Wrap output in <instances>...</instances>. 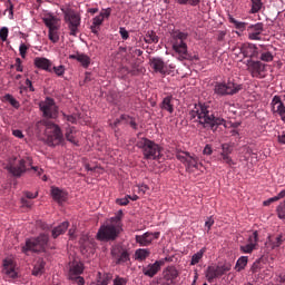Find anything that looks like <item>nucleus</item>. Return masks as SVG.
I'll return each mask as SVG.
<instances>
[{"instance_id":"f257e3e1","label":"nucleus","mask_w":285,"mask_h":285,"mask_svg":"<svg viewBox=\"0 0 285 285\" xmlns=\"http://www.w3.org/2000/svg\"><path fill=\"white\" fill-rule=\"evenodd\" d=\"M189 116L190 119H196V122L207 131H218L219 126L226 128L225 119L215 115L209 105L202 102L195 104L194 108L189 111Z\"/></svg>"},{"instance_id":"f03ea898","label":"nucleus","mask_w":285,"mask_h":285,"mask_svg":"<svg viewBox=\"0 0 285 285\" xmlns=\"http://www.w3.org/2000/svg\"><path fill=\"white\" fill-rule=\"evenodd\" d=\"M45 128L46 142L49 147H58L66 141L61 128L48 119H42L36 124L37 131Z\"/></svg>"},{"instance_id":"7ed1b4c3","label":"nucleus","mask_w":285,"mask_h":285,"mask_svg":"<svg viewBox=\"0 0 285 285\" xmlns=\"http://www.w3.org/2000/svg\"><path fill=\"white\" fill-rule=\"evenodd\" d=\"M137 147L141 149L142 156L147 160H157L159 157H161V147L148 138H140V140L137 142Z\"/></svg>"},{"instance_id":"20e7f679","label":"nucleus","mask_w":285,"mask_h":285,"mask_svg":"<svg viewBox=\"0 0 285 285\" xmlns=\"http://www.w3.org/2000/svg\"><path fill=\"white\" fill-rule=\"evenodd\" d=\"M189 37V33L181 32L180 30H176L171 33V47L175 52L179 55V60H187L189 55L187 53V45L186 40Z\"/></svg>"},{"instance_id":"39448f33","label":"nucleus","mask_w":285,"mask_h":285,"mask_svg":"<svg viewBox=\"0 0 285 285\" xmlns=\"http://www.w3.org/2000/svg\"><path fill=\"white\" fill-rule=\"evenodd\" d=\"M122 230V225L109 222V224L99 227L96 239L99 242H115Z\"/></svg>"},{"instance_id":"423d86ee","label":"nucleus","mask_w":285,"mask_h":285,"mask_svg":"<svg viewBox=\"0 0 285 285\" xmlns=\"http://www.w3.org/2000/svg\"><path fill=\"white\" fill-rule=\"evenodd\" d=\"M49 243V235L41 234L40 236L26 239V244L22 245V253L28 255L31 253L45 252Z\"/></svg>"},{"instance_id":"0eeeda50","label":"nucleus","mask_w":285,"mask_h":285,"mask_svg":"<svg viewBox=\"0 0 285 285\" xmlns=\"http://www.w3.org/2000/svg\"><path fill=\"white\" fill-rule=\"evenodd\" d=\"M243 90V86L235 82L234 79H228L224 82H216L214 85V94L218 97L234 96Z\"/></svg>"},{"instance_id":"6e6552de","label":"nucleus","mask_w":285,"mask_h":285,"mask_svg":"<svg viewBox=\"0 0 285 285\" xmlns=\"http://www.w3.org/2000/svg\"><path fill=\"white\" fill-rule=\"evenodd\" d=\"M65 14V22L67 24V29H69V35L71 37H77L79 33V28L81 24V17L80 14L75 11L73 9H66L63 11Z\"/></svg>"},{"instance_id":"1a4fd4ad","label":"nucleus","mask_w":285,"mask_h":285,"mask_svg":"<svg viewBox=\"0 0 285 285\" xmlns=\"http://www.w3.org/2000/svg\"><path fill=\"white\" fill-rule=\"evenodd\" d=\"M230 269H232L230 263H225L222 266H208L206 269V279L209 284H213L215 279L230 272Z\"/></svg>"},{"instance_id":"9d476101","label":"nucleus","mask_w":285,"mask_h":285,"mask_svg":"<svg viewBox=\"0 0 285 285\" xmlns=\"http://www.w3.org/2000/svg\"><path fill=\"white\" fill-rule=\"evenodd\" d=\"M247 72L252 75L253 78L264 79L266 78V65L258 60L248 59L247 60Z\"/></svg>"},{"instance_id":"9b49d317","label":"nucleus","mask_w":285,"mask_h":285,"mask_svg":"<svg viewBox=\"0 0 285 285\" xmlns=\"http://www.w3.org/2000/svg\"><path fill=\"white\" fill-rule=\"evenodd\" d=\"M176 158L185 165L186 170L199 168V158L191 155L189 151H178Z\"/></svg>"},{"instance_id":"f8f14e48","label":"nucleus","mask_w":285,"mask_h":285,"mask_svg":"<svg viewBox=\"0 0 285 285\" xmlns=\"http://www.w3.org/2000/svg\"><path fill=\"white\" fill-rule=\"evenodd\" d=\"M32 165V159L27 157L26 159H20L18 166H13L12 163H9L7 170L11 173L14 177H21V175L28 171V166Z\"/></svg>"},{"instance_id":"ddd939ff","label":"nucleus","mask_w":285,"mask_h":285,"mask_svg":"<svg viewBox=\"0 0 285 285\" xmlns=\"http://www.w3.org/2000/svg\"><path fill=\"white\" fill-rule=\"evenodd\" d=\"M177 277H179V271H177L174 266H168L166 269H163L159 284L175 285Z\"/></svg>"},{"instance_id":"4468645a","label":"nucleus","mask_w":285,"mask_h":285,"mask_svg":"<svg viewBox=\"0 0 285 285\" xmlns=\"http://www.w3.org/2000/svg\"><path fill=\"white\" fill-rule=\"evenodd\" d=\"M40 109L46 118L55 119L58 116V107L49 97L45 100V102L40 104Z\"/></svg>"},{"instance_id":"2eb2a0df","label":"nucleus","mask_w":285,"mask_h":285,"mask_svg":"<svg viewBox=\"0 0 285 285\" xmlns=\"http://www.w3.org/2000/svg\"><path fill=\"white\" fill-rule=\"evenodd\" d=\"M163 266H165V259L148 264V266L142 267V275L148 276L149 278H154L161 271Z\"/></svg>"},{"instance_id":"dca6fc26","label":"nucleus","mask_w":285,"mask_h":285,"mask_svg":"<svg viewBox=\"0 0 285 285\" xmlns=\"http://www.w3.org/2000/svg\"><path fill=\"white\" fill-rule=\"evenodd\" d=\"M263 31L264 24L262 22H257L256 24H249L247 26V38L253 41H261Z\"/></svg>"},{"instance_id":"f3484780","label":"nucleus","mask_w":285,"mask_h":285,"mask_svg":"<svg viewBox=\"0 0 285 285\" xmlns=\"http://www.w3.org/2000/svg\"><path fill=\"white\" fill-rule=\"evenodd\" d=\"M111 255L114 258H116L117 265H124L125 263L130 261L129 252L119 246L112 248Z\"/></svg>"},{"instance_id":"a211bd4d","label":"nucleus","mask_w":285,"mask_h":285,"mask_svg":"<svg viewBox=\"0 0 285 285\" xmlns=\"http://www.w3.org/2000/svg\"><path fill=\"white\" fill-rule=\"evenodd\" d=\"M3 273L6 275V281L11 282L18 278V272L16 271V264L12 259L3 261Z\"/></svg>"},{"instance_id":"6ab92c4d","label":"nucleus","mask_w":285,"mask_h":285,"mask_svg":"<svg viewBox=\"0 0 285 285\" xmlns=\"http://www.w3.org/2000/svg\"><path fill=\"white\" fill-rule=\"evenodd\" d=\"M158 237H159V232H156V233L147 232V233L142 234L141 236H136V242L141 247H148L151 245V243L155 239H158Z\"/></svg>"},{"instance_id":"aec40b11","label":"nucleus","mask_w":285,"mask_h":285,"mask_svg":"<svg viewBox=\"0 0 285 285\" xmlns=\"http://www.w3.org/2000/svg\"><path fill=\"white\" fill-rule=\"evenodd\" d=\"M149 66L153 70H155V72H159L161 75L167 73V65L163 58H159V57L149 58Z\"/></svg>"},{"instance_id":"412c9836","label":"nucleus","mask_w":285,"mask_h":285,"mask_svg":"<svg viewBox=\"0 0 285 285\" xmlns=\"http://www.w3.org/2000/svg\"><path fill=\"white\" fill-rule=\"evenodd\" d=\"M271 106L273 114H279L282 120L285 124V104L281 100V97L274 96Z\"/></svg>"},{"instance_id":"4be33fe9","label":"nucleus","mask_w":285,"mask_h":285,"mask_svg":"<svg viewBox=\"0 0 285 285\" xmlns=\"http://www.w3.org/2000/svg\"><path fill=\"white\" fill-rule=\"evenodd\" d=\"M33 65L37 69L45 70L46 72H51L52 62L48 58L37 57L33 59Z\"/></svg>"},{"instance_id":"5701e85b","label":"nucleus","mask_w":285,"mask_h":285,"mask_svg":"<svg viewBox=\"0 0 285 285\" xmlns=\"http://www.w3.org/2000/svg\"><path fill=\"white\" fill-rule=\"evenodd\" d=\"M242 53L245 58H257L258 57V48L256 45L253 43H245L242 47Z\"/></svg>"},{"instance_id":"b1692460","label":"nucleus","mask_w":285,"mask_h":285,"mask_svg":"<svg viewBox=\"0 0 285 285\" xmlns=\"http://www.w3.org/2000/svg\"><path fill=\"white\" fill-rule=\"evenodd\" d=\"M51 196L52 199L58 204H62L68 198L67 191L60 189L59 187H51Z\"/></svg>"},{"instance_id":"393cba45","label":"nucleus","mask_w":285,"mask_h":285,"mask_svg":"<svg viewBox=\"0 0 285 285\" xmlns=\"http://www.w3.org/2000/svg\"><path fill=\"white\" fill-rule=\"evenodd\" d=\"M69 59L78 61L83 68H88L91 61L90 57L82 52H76L75 55H70Z\"/></svg>"},{"instance_id":"a878e982","label":"nucleus","mask_w":285,"mask_h":285,"mask_svg":"<svg viewBox=\"0 0 285 285\" xmlns=\"http://www.w3.org/2000/svg\"><path fill=\"white\" fill-rule=\"evenodd\" d=\"M43 23L49 30H59L60 23L59 19L55 16H47L43 18Z\"/></svg>"},{"instance_id":"bb28decb","label":"nucleus","mask_w":285,"mask_h":285,"mask_svg":"<svg viewBox=\"0 0 285 285\" xmlns=\"http://www.w3.org/2000/svg\"><path fill=\"white\" fill-rule=\"evenodd\" d=\"M69 225H70L69 222H62L59 226L53 227L52 238L57 239L60 235L67 233Z\"/></svg>"},{"instance_id":"cd10ccee","label":"nucleus","mask_w":285,"mask_h":285,"mask_svg":"<svg viewBox=\"0 0 285 285\" xmlns=\"http://www.w3.org/2000/svg\"><path fill=\"white\" fill-rule=\"evenodd\" d=\"M85 272V267L82 263H78V262H73L72 265L70 266V271H69V277H73V276H80L82 275Z\"/></svg>"},{"instance_id":"c85d7f7f","label":"nucleus","mask_w":285,"mask_h":285,"mask_svg":"<svg viewBox=\"0 0 285 285\" xmlns=\"http://www.w3.org/2000/svg\"><path fill=\"white\" fill-rule=\"evenodd\" d=\"M159 107L161 110L167 111L169 115H173L175 111L171 97H166L163 99Z\"/></svg>"},{"instance_id":"c756f323","label":"nucleus","mask_w":285,"mask_h":285,"mask_svg":"<svg viewBox=\"0 0 285 285\" xmlns=\"http://www.w3.org/2000/svg\"><path fill=\"white\" fill-rule=\"evenodd\" d=\"M76 127H68L66 128L65 138L67 141H70L75 146H78V141L76 140Z\"/></svg>"},{"instance_id":"7c9ffc66","label":"nucleus","mask_w":285,"mask_h":285,"mask_svg":"<svg viewBox=\"0 0 285 285\" xmlns=\"http://www.w3.org/2000/svg\"><path fill=\"white\" fill-rule=\"evenodd\" d=\"M263 8V0H250V14L259 13Z\"/></svg>"},{"instance_id":"2f4dec72","label":"nucleus","mask_w":285,"mask_h":285,"mask_svg":"<svg viewBox=\"0 0 285 285\" xmlns=\"http://www.w3.org/2000/svg\"><path fill=\"white\" fill-rule=\"evenodd\" d=\"M45 268H46V262L42 261V259H38L37 263L35 264L33 269H32V275L33 276L42 275Z\"/></svg>"},{"instance_id":"473e14b6","label":"nucleus","mask_w":285,"mask_h":285,"mask_svg":"<svg viewBox=\"0 0 285 285\" xmlns=\"http://www.w3.org/2000/svg\"><path fill=\"white\" fill-rule=\"evenodd\" d=\"M151 252L149 249L139 248L136 250L135 256L139 262L146 261L147 257H150Z\"/></svg>"},{"instance_id":"72a5a7b5","label":"nucleus","mask_w":285,"mask_h":285,"mask_svg":"<svg viewBox=\"0 0 285 285\" xmlns=\"http://www.w3.org/2000/svg\"><path fill=\"white\" fill-rule=\"evenodd\" d=\"M228 21L229 23H233L235 26L236 30H240V31L247 30V26H248L247 22H240L236 20L233 16H228Z\"/></svg>"},{"instance_id":"f704fd0d","label":"nucleus","mask_w":285,"mask_h":285,"mask_svg":"<svg viewBox=\"0 0 285 285\" xmlns=\"http://www.w3.org/2000/svg\"><path fill=\"white\" fill-rule=\"evenodd\" d=\"M205 252H206V248L204 247L199 249V252L191 255L190 266H196L197 264H199L202 258L204 257Z\"/></svg>"},{"instance_id":"c9c22d12","label":"nucleus","mask_w":285,"mask_h":285,"mask_svg":"<svg viewBox=\"0 0 285 285\" xmlns=\"http://www.w3.org/2000/svg\"><path fill=\"white\" fill-rule=\"evenodd\" d=\"M158 40L159 38L154 30L148 31L145 36V42L147 45L158 43Z\"/></svg>"},{"instance_id":"e433bc0d","label":"nucleus","mask_w":285,"mask_h":285,"mask_svg":"<svg viewBox=\"0 0 285 285\" xmlns=\"http://www.w3.org/2000/svg\"><path fill=\"white\" fill-rule=\"evenodd\" d=\"M248 265V256H242L237 259L235 269L236 272H242Z\"/></svg>"},{"instance_id":"4c0bfd02","label":"nucleus","mask_w":285,"mask_h":285,"mask_svg":"<svg viewBox=\"0 0 285 285\" xmlns=\"http://www.w3.org/2000/svg\"><path fill=\"white\" fill-rule=\"evenodd\" d=\"M284 242H285V236L284 235H278L275 237V239H271V245H272V248L275 249V248H279L281 246L284 245Z\"/></svg>"},{"instance_id":"58836bf2","label":"nucleus","mask_w":285,"mask_h":285,"mask_svg":"<svg viewBox=\"0 0 285 285\" xmlns=\"http://www.w3.org/2000/svg\"><path fill=\"white\" fill-rule=\"evenodd\" d=\"M3 100L7 101V102H9V105H11L12 107H14L16 109H19V108H20V102H19V100H16L11 94H6L4 97H3Z\"/></svg>"},{"instance_id":"ea45409f","label":"nucleus","mask_w":285,"mask_h":285,"mask_svg":"<svg viewBox=\"0 0 285 285\" xmlns=\"http://www.w3.org/2000/svg\"><path fill=\"white\" fill-rule=\"evenodd\" d=\"M112 281V274L105 273L102 276L99 273L98 285H108Z\"/></svg>"},{"instance_id":"a19ab883","label":"nucleus","mask_w":285,"mask_h":285,"mask_svg":"<svg viewBox=\"0 0 285 285\" xmlns=\"http://www.w3.org/2000/svg\"><path fill=\"white\" fill-rule=\"evenodd\" d=\"M176 3L178 6L197 7V6H200L202 0H176Z\"/></svg>"},{"instance_id":"79ce46f5","label":"nucleus","mask_w":285,"mask_h":285,"mask_svg":"<svg viewBox=\"0 0 285 285\" xmlns=\"http://www.w3.org/2000/svg\"><path fill=\"white\" fill-rule=\"evenodd\" d=\"M122 217H124V210L119 209L117 215L109 219V223L118 224L119 226H124L122 225Z\"/></svg>"},{"instance_id":"37998d69","label":"nucleus","mask_w":285,"mask_h":285,"mask_svg":"<svg viewBox=\"0 0 285 285\" xmlns=\"http://www.w3.org/2000/svg\"><path fill=\"white\" fill-rule=\"evenodd\" d=\"M219 161L227 165L228 167L235 166V161L232 159L230 155H219Z\"/></svg>"},{"instance_id":"c03bdc74","label":"nucleus","mask_w":285,"mask_h":285,"mask_svg":"<svg viewBox=\"0 0 285 285\" xmlns=\"http://www.w3.org/2000/svg\"><path fill=\"white\" fill-rule=\"evenodd\" d=\"M49 39L52 43H57L60 39L59 29H49Z\"/></svg>"},{"instance_id":"a18cd8bd","label":"nucleus","mask_w":285,"mask_h":285,"mask_svg":"<svg viewBox=\"0 0 285 285\" xmlns=\"http://www.w3.org/2000/svg\"><path fill=\"white\" fill-rule=\"evenodd\" d=\"M233 153V147L228 142H224L222 145V153H219V155H226V156H230Z\"/></svg>"},{"instance_id":"49530a36","label":"nucleus","mask_w":285,"mask_h":285,"mask_svg":"<svg viewBox=\"0 0 285 285\" xmlns=\"http://www.w3.org/2000/svg\"><path fill=\"white\" fill-rule=\"evenodd\" d=\"M257 247V245H253L250 243H247L246 245L240 246V250L244 254H252V252Z\"/></svg>"},{"instance_id":"de8ad7c7","label":"nucleus","mask_w":285,"mask_h":285,"mask_svg":"<svg viewBox=\"0 0 285 285\" xmlns=\"http://www.w3.org/2000/svg\"><path fill=\"white\" fill-rule=\"evenodd\" d=\"M247 242H248V244H253V245L257 246V243H258V232H257V230H254V232L249 235Z\"/></svg>"},{"instance_id":"09e8293b","label":"nucleus","mask_w":285,"mask_h":285,"mask_svg":"<svg viewBox=\"0 0 285 285\" xmlns=\"http://www.w3.org/2000/svg\"><path fill=\"white\" fill-rule=\"evenodd\" d=\"M69 279L71 281L72 284H78V285H85L86 281L83 277L80 275L78 276H69Z\"/></svg>"},{"instance_id":"8fccbe9b","label":"nucleus","mask_w":285,"mask_h":285,"mask_svg":"<svg viewBox=\"0 0 285 285\" xmlns=\"http://www.w3.org/2000/svg\"><path fill=\"white\" fill-rule=\"evenodd\" d=\"M120 72H122L124 75H128L131 73V76H136L138 72H142V69H132L129 70L128 67H121Z\"/></svg>"},{"instance_id":"3c124183","label":"nucleus","mask_w":285,"mask_h":285,"mask_svg":"<svg viewBox=\"0 0 285 285\" xmlns=\"http://www.w3.org/2000/svg\"><path fill=\"white\" fill-rule=\"evenodd\" d=\"M8 37H9V28L2 27L0 29V40H2L4 42L6 40H8Z\"/></svg>"},{"instance_id":"603ef678","label":"nucleus","mask_w":285,"mask_h":285,"mask_svg":"<svg viewBox=\"0 0 285 285\" xmlns=\"http://www.w3.org/2000/svg\"><path fill=\"white\" fill-rule=\"evenodd\" d=\"M261 60L264 62H272L273 61V55L271 51L263 52L261 56Z\"/></svg>"},{"instance_id":"864d4df0","label":"nucleus","mask_w":285,"mask_h":285,"mask_svg":"<svg viewBox=\"0 0 285 285\" xmlns=\"http://www.w3.org/2000/svg\"><path fill=\"white\" fill-rule=\"evenodd\" d=\"M52 70L57 77H62L66 73V67L63 66L52 67Z\"/></svg>"},{"instance_id":"5fc2aeb1","label":"nucleus","mask_w":285,"mask_h":285,"mask_svg":"<svg viewBox=\"0 0 285 285\" xmlns=\"http://www.w3.org/2000/svg\"><path fill=\"white\" fill-rule=\"evenodd\" d=\"M11 68H16L17 72H23L21 58H16V63L12 65Z\"/></svg>"},{"instance_id":"6e6d98bb","label":"nucleus","mask_w":285,"mask_h":285,"mask_svg":"<svg viewBox=\"0 0 285 285\" xmlns=\"http://www.w3.org/2000/svg\"><path fill=\"white\" fill-rule=\"evenodd\" d=\"M28 49H29V47L26 43H20V46H19L20 57H22L24 59L26 55L28 53Z\"/></svg>"},{"instance_id":"4d7b16f0","label":"nucleus","mask_w":285,"mask_h":285,"mask_svg":"<svg viewBox=\"0 0 285 285\" xmlns=\"http://www.w3.org/2000/svg\"><path fill=\"white\" fill-rule=\"evenodd\" d=\"M276 212L278 213V217L281 219H285V202L281 203V205L278 206V208L276 209Z\"/></svg>"},{"instance_id":"13d9d810","label":"nucleus","mask_w":285,"mask_h":285,"mask_svg":"<svg viewBox=\"0 0 285 285\" xmlns=\"http://www.w3.org/2000/svg\"><path fill=\"white\" fill-rule=\"evenodd\" d=\"M111 13H112V9H110V8L102 9L98 17H101L102 19H108Z\"/></svg>"},{"instance_id":"bf43d9fd","label":"nucleus","mask_w":285,"mask_h":285,"mask_svg":"<svg viewBox=\"0 0 285 285\" xmlns=\"http://www.w3.org/2000/svg\"><path fill=\"white\" fill-rule=\"evenodd\" d=\"M88 242H89V236L88 235L80 236L79 244L82 248H87Z\"/></svg>"},{"instance_id":"052dcab7","label":"nucleus","mask_w":285,"mask_h":285,"mask_svg":"<svg viewBox=\"0 0 285 285\" xmlns=\"http://www.w3.org/2000/svg\"><path fill=\"white\" fill-rule=\"evenodd\" d=\"M63 120H66L69 124H77V117L72 115L63 114Z\"/></svg>"},{"instance_id":"680f3d73","label":"nucleus","mask_w":285,"mask_h":285,"mask_svg":"<svg viewBox=\"0 0 285 285\" xmlns=\"http://www.w3.org/2000/svg\"><path fill=\"white\" fill-rule=\"evenodd\" d=\"M105 19H102L99 16H95V18L92 19V26L95 27H100L104 23Z\"/></svg>"},{"instance_id":"e2e57ef3","label":"nucleus","mask_w":285,"mask_h":285,"mask_svg":"<svg viewBox=\"0 0 285 285\" xmlns=\"http://www.w3.org/2000/svg\"><path fill=\"white\" fill-rule=\"evenodd\" d=\"M119 35H120L121 39H124V40L129 39V33L125 27L119 28Z\"/></svg>"},{"instance_id":"0e129e2a","label":"nucleus","mask_w":285,"mask_h":285,"mask_svg":"<svg viewBox=\"0 0 285 285\" xmlns=\"http://www.w3.org/2000/svg\"><path fill=\"white\" fill-rule=\"evenodd\" d=\"M279 199H282V198L278 197V196H274V197L267 199L266 202H264L263 205H264L265 207H268V206H271V204H273V203H275V202H278Z\"/></svg>"},{"instance_id":"69168bd1","label":"nucleus","mask_w":285,"mask_h":285,"mask_svg":"<svg viewBox=\"0 0 285 285\" xmlns=\"http://www.w3.org/2000/svg\"><path fill=\"white\" fill-rule=\"evenodd\" d=\"M117 204H118L119 206H128V204H129V198H128V196H127V197H124V198H118V199H117Z\"/></svg>"},{"instance_id":"338daca9","label":"nucleus","mask_w":285,"mask_h":285,"mask_svg":"<svg viewBox=\"0 0 285 285\" xmlns=\"http://www.w3.org/2000/svg\"><path fill=\"white\" fill-rule=\"evenodd\" d=\"M127 281L126 278H120L119 276H117V278H114V285H126Z\"/></svg>"},{"instance_id":"774afa93","label":"nucleus","mask_w":285,"mask_h":285,"mask_svg":"<svg viewBox=\"0 0 285 285\" xmlns=\"http://www.w3.org/2000/svg\"><path fill=\"white\" fill-rule=\"evenodd\" d=\"M212 154H213V147L209 144H207L204 148V155L212 156Z\"/></svg>"}]
</instances>
